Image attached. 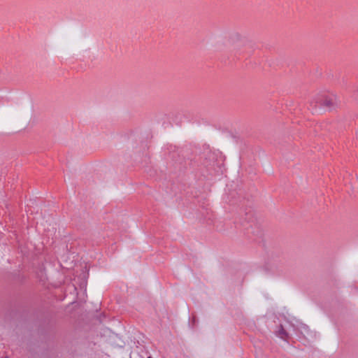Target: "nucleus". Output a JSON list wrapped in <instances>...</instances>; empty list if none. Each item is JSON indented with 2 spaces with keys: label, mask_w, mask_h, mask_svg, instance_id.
<instances>
[{
  "label": "nucleus",
  "mask_w": 358,
  "mask_h": 358,
  "mask_svg": "<svg viewBox=\"0 0 358 358\" xmlns=\"http://www.w3.org/2000/svg\"><path fill=\"white\" fill-rule=\"evenodd\" d=\"M336 96H325L322 101H321V106H324L326 108H333L336 106L335 102Z\"/></svg>",
  "instance_id": "f257e3e1"
},
{
  "label": "nucleus",
  "mask_w": 358,
  "mask_h": 358,
  "mask_svg": "<svg viewBox=\"0 0 358 358\" xmlns=\"http://www.w3.org/2000/svg\"><path fill=\"white\" fill-rule=\"evenodd\" d=\"M6 358H8V357H6Z\"/></svg>",
  "instance_id": "f03ea898"
}]
</instances>
